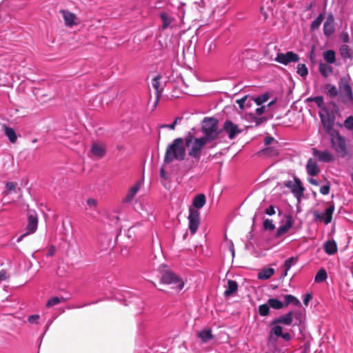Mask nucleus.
Returning <instances> with one entry per match:
<instances>
[{"label": "nucleus", "instance_id": "1", "mask_svg": "<svg viewBox=\"0 0 353 353\" xmlns=\"http://www.w3.org/2000/svg\"><path fill=\"white\" fill-rule=\"evenodd\" d=\"M185 143L182 138L175 139L171 144H170L165 151L164 157V162L170 163L174 159L183 161L185 157Z\"/></svg>", "mask_w": 353, "mask_h": 353}, {"label": "nucleus", "instance_id": "2", "mask_svg": "<svg viewBox=\"0 0 353 353\" xmlns=\"http://www.w3.org/2000/svg\"><path fill=\"white\" fill-rule=\"evenodd\" d=\"M201 131L204 134L202 137L209 143L216 140L221 132L218 120L213 117H205L203 121Z\"/></svg>", "mask_w": 353, "mask_h": 353}, {"label": "nucleus", "instance_id": "3", "mask_svg": "<svg viewBox=\"0 0 353 353\" xmlns=\"http://www.w3.org/2000/svg\"><path fill=\"white\" fill-rule=\"evenodd\" d=\"M330 138L331 148L341 157L345 158L350 156V150L346 143V139L337 130L333 134H329Z\"/></svg>", "mask_w": 353, "mask_h": 353}, {"label": "nucleus", "instance_id": "4", "mask_svg": "<svg viewBox=\"0 0 353 353\" xmlns=\"http://www.w3.org/2000/svg\"><path fill=\"white\" fill-rule=\"evenodd\" d=\"M185 146L188 148L189 156L199 159L201 157V151L204 145L209 142L203 137L196 138L189 134L185 138Z\"/></svg>", "mask_w": 353, "mask_h": 353}, {"label": "nucleus", "instance_id": "5", "mask_svg": "<svg viewBox=\"0 0 353 353\" xmlns=\"http://www.w3.org/2000/svg\"><path fill=\"white\" fill-rule=\"evenodd\" d=\"M339 89L343 103H353V92L349 81L346 77H342L339 81Z\"/></svg>", "mask_w": 353, "mask_h": 353}, {"label": "nucleus", "instance_id": "6", "mask_svg": "<svg viewBox=\"0 0 353 353\" xmlns=\"http://www.w3.org/2000/svg\"><path fill=\"white\" fill-rule=\"evenodd\" d=\"M319 117L322 127L326 134L329 135L332 133L333 134L334 132L337 131V130L334 129L335 117L332 114L326 110L325 114L319 113Z\"/></svg>", "mask_w": 353, "mask_h": 353}, {"label": "nucleus", "instance_id": "7", "mask_svg": "<svg viewBox=\"0 0 353 353\" xmlns=\"http://www.w3.org/2000/svg\"><path fill=\"white\" fill-rule=\"evenodd\" d=\"M299 59V56L292 51H288L285 54L279 52L274 59L276 62L285 65H287L290 63H296Z\"/></svg>", "mask_w": 353, "mask_h": 353}, {"label": "nucleus", "instance_id": "8", "mask_svg": "<svg viewBox=\"0 0 353 353\" xmlns=\"http://www.w3.org/2000/svg\"><path fill=\"white\" fill-rule=\"evenodd\" d=\"M189 221V229L192 234H194L200 224V213L198 210L193 208L189 209V216L188 217Z\"/></svg>", "mask_w": 353, "mask_h": 353}, {"label": "nucleus", "instance_id": "9", "mask_svg": "<svg viewBox=\"0 0 353 353\" xmlns=\"http://www.w3.org/2000/svg\"><path fill=\"white\" fill-rule=\"evenodd\" d=\"M161 281L165 284L175 285V288L181 290L184 286L183 281L171 272H166L161 277Z\"/></svg>", "mask_w": 353, "mask_h": 353}, {"label": "nucleus", "instance_id": "10", "mask_svg": "<svg viewBox=\"0 0 353 353\" xmlns=\"http://www.w3.org/2000/svg\"><path fill=\"white\" fill-rule=\"evenodd\" d=\"M223 130L228 135L230 139H234L237 134L243 132L242 129H240L236 124L234 123L230 120H227L224 122Z\"/></svg>", "mask_w": 353, "mask_h": 353}, {"label": "nucleus", "instance_id": "11", "mask_svg": "<svg viewBox=\"0 0 353 353\" xmlns=\"http://www.w3.org/2000/svg\"><path fill=\"white\" fill-rule=\"evenodd\" d=\"M37 225H38V218L37 216V214L35 212L33 213H29L28 214V223L27 225V230L28 232L22 235H21L17 239V242L21 241L23 238L26 236H27L29 234L34 233L37 229Z\"/></svg>", "mask_w": 353, "mask_h": 353}, {"label": "nucleus", "instance_id": "12", "mask_svg": "<svg viewBox=\"0 0 353 353\" xmlns=\"http://www.w3.org/2000/svg\"><path fill=\"white\" fill-rule=\"evenodd\" d=\"M312 154L321 162L330 163L334 160V155L328 150L321 151L315 148H312Z\"/></svg>", "mask_w": 353, "mask_h": 353}, {"label": "nucleus", "instance_id": "13", "mask_svg": "<svg viewBox=\"0 0 353 353\" xmlns=\"http://www.w3.org/2000/svg\"><path fill=\"white\" fill-rule=\"evenodd\" d=\"M60 13L62 14L65 26L71 28L79 23V21L76 14L69 10H61Z\"/></svg>", "mask_w": 353, "mask_h": 353}, {"label": "nucleus", "instance_id": "14", "mask_svg": "<svg viewBox=\"0 0 353 353\" xmlns=\"http://www.w3.org/2000/svg\"><path fill=\"white\" fill-rule=\"evenodd\" d=\"M285 186L290 188L291 189L292 192L296 196L300 197L303 195V192L305 190L304 187L303 186L301 181L295 177L294 178V183L292 184L291 181H288Z\"/></svg>", "mask_w": 353, "mask_h": 353}, {"label": "nucleus", "instance_id": "15", "mask_svg": "<svg viewBox=\"0 0 353 353\" xmlns=\"http://www.w3.org/2000/svg\"><path fill=\"white\" fill-rule=\"evenodd\" d=\"M90 153L98 159H102L106 154L105 145L101 143H94L91 146Z\"/></svg>", "mask_w": 353, "mask_h": 353}, {"label": "nucleus", "instance_id": "16", "mask_svg": "<svg viewBox=\"0 0 353 353\" xmlns=\"http://www.w3.org/2000/svg\"><path fill=\"white\" fill-rule=\"evenodd\" d=\"M334 210V205H331L327 208H326L324 214L321 215L319 214L317 212H315L314 216L316 219L323 221L325 224H328L332 221Z\"/></svg>", "mask_w": 353, "mask_h": 353}, {"label": "nucleus", "instance_id": "17", "mask_svg": "<svg viewBox=\"0 0 353 353\" xmlns=\"http://www.w3.org/2000/svg\"><path fill=\"white\" fill-rule=\"evenodd\" d=\"M305 168L307 174L312 176L318 175L321 172V169L319 167L317 162L312 158H310L307 160Z\"/></svg>", "mask_w": 353, "mask_h": 353}, {"label": "nucleus", "instance_id": "18", "mask_svg": "<svg viewBox=\"0 0 353 353\" xmlns=\"http://www.w3.org/2000/svg\"><path fill=\"white\" fill-rule=\"evenodd\" d=\"M142 185V181H137L132 187L130 188L126 196L123 199V203H130L134 198L136 194L139 192Z\"/></svg>", "mask_w": 353, "mask_h": 353}, {"label": "nucleus", "instance_id": "19", "mask_svg": "<svg viewBox=\"0 0 353 353\" xmlns=\"http://www.w3.org/2000/svg\"><path fill=\"white\" fill-rule=\"evenodd\" d=\"M293 315H294V312L292 311H290V312H288L287 314L280 316L279 317L273 320L271 322V325L282 323L285 325H290L292 323Z\"/></svg>", "mask_w": 353, "mask_h": 353}, {"label": "nucleus", "instance_id": "20", "mask_svg": "<svg viewBox=\"0 0 353 353\" xmlns=\"http://www.w3.org/2000/svg\"><path fill=\"white\" fill-rule=\"evenodd\" d=\"M293 225V219L291 216H288L286 217V221L285 224L278 228L275 233V238H279L283 234H285L288 232V230L292 227Z\"/></svg>", "mask_w": 353, "mask_h": 353}, {"label": "nucleus", "instance_id": "21", "mask_svg": "<svg viewBox=\"0 0 353 353\" xmlns=\"http://www.w3.org/2000/svg\"><path fill=\"white\" fill-rule=\"evenodd\" d=\"M334 17L332 14L329 15L323 24V32L327 37L331 36L335 30L334 25Z\"/></svg>", "mask_w": 353, "mask_h": 353}, {"label": "nucleus", "instance_id": "22", "mask_svg": "<svg viewBox=\"0 0 353 353\" xmlns=\"http://www.w3.org/2000/svg\"><path fill=\"white\" fill-rule=\"evenodd\" d=\"M319 70L321 74L327 78L333 73V68L327 63L321 62L319 65Z\"/></svg>", "mask_w": 353, "mask_h": 353}, {"label": "nucleus", "instance_id": "23", "mask_svg": "<svg viewBox=\"0 0 353 353\" xmlns=\"http://www.w3.org/2000/svg\"><path fill=\"white\" fill-rule=\"evenodd\" d=\"M160 79H161V76L158 75V76L154 77L152 80V85L156 91V97H157L156 103H157L159 101V100L161 97V92H162V89H161V88H160V81H159Z\"/></svg>", "mask_w": 353, "mask_h": 353}, {"label": "nucleus", "instance_id": "24", "mask_svg": "<svg viewBox=\"0 0 353 353\" xmlns=\"http://www.w3.org/2000/svg\"><path fill=\"white\" fill-rule=\"evenodd\" d=\"M238 290V283L233 280L228 281V288L224 292V295L227 297L230 296Z\"/></svg>", "mask_w": 353, "mask_h": 353}, {"label": "nucleus", "instance_id": "25", "mask_svg": "<svg viewBox=\"0 0 353 353\" xmlns=\"http://www.w3.org/2000/svg\"><path fill=\"white\" fill-rule=\"evenodd\" d=\"M325 252L329 254L332 255L337 252L336 243L334 241H327L324 244Z\"/></svg>", "mask_w": 353, "mask_h": 353}, {"label": "nucleus", "instance_id": "26", "mask_svg": "<svg viewBox=\"0 0 353 353\" xmlns=\"http://www.w3.org/2000/svg\"><path fill=\"white\" fill-rule=\"evenodd\" d=\"M3 128L5 131V134L8 137L9 141L12 143H16L17 140V136L14 129L6 125H3Z\"/></svg>", "mask_w": 353, "mask_h": 353}, {"label": "nucleus", "instance_id": "27", "mask_svg": "<svg viewBox=\"0 0 353 353\" xmlns=\"http://www.w3.org/2000/svg\"><path fill=\"white\" fill-rule=\"evenodd\" d=\"M271 329L269 333V339H271L274 336L279 337L283 333V327L278 325H271Z\"/></svg>", "mask_w": 353, "mask_h": 353}, {"label": "nucleus", "instance_id": "28", "mask_svg": "<svg viewBox=\"0 0 353 353\" xmlns=\"http://www.w3.org/2000/svg\"><path fill=\"white\" fill-rule=\"evenodd\" d=\"M274 274V270L272 268L262 270L258 273L257 278L261 280L270 279Z\"/></svg>", "mask_w": 353, "mask_h": 353}, {"label": "nucleus", "instance_id": "29", "mask_svg": "<svg viewBox=\"0 0 353 353\" xmlns=\"http://www.w3.org/2000/svg\"><path fill=\"white\" fill-rule=\"evenodd\" d=\"M205 196L203 194H199L193 200V205L196 208H201L205 204Z\"/></svg>", "mask_w": 353, "mask_h": 353}, {"label": "nucleus", "instance_id": "30", "mask_svg": "<svg viewBox=\"0 0 353 353\" xmlns=\"http://www.w3.org/2000/svg\"><path fill=\"white\" fill-rule=\"evenodd\" d=\"M198 336L203 343L208 342L213 338L212 330L210 329L203 330L198 333Z\"/></svg>", "mask_w": 353, "mask_h": 353}, {"label": "nucleus", "instance_id": "31", "mask_svg": "<svg viewBox=\"0 0 353 353\" xmlns=\"http://www.w3.org/2000/svg\"><path fill=\"white\" fill-rule=\"evenodd\" d=\"M297 261H298L297 257H294V256H292V257L288 259L285 261L284 265H283V267L285 268L284 273H283L284 276H286L288 275V272L289 271V270L291 268V267L293 265L296 264Z\"/></svg>", "mask_w": 353, "mask_h": 353}, {"label": "nucleus", "instance_id": "32", "mask_svg": "<svg viewBox=\"0 0 353 353\" xmlns=\"http://www.w3.org/2000/svg\"><path fill=\"white\" fill-rule=\"evenodd\" d=\"M323 58L327 63H334L336 61L335 52L332 50L325 51L323 52Z\"/></svg>", "mask_w": 353, "mask_h": 353}, {"label": "nucleus", "instance_id": "33", "mask_svg": "<svg viewBox=\"0 0 353 353\" xmlns=\"http://www.w3.org/2000/svg\"><path fill=\"white\" fill-rule=\"evenodd\" d=\"M325 89L326 90L327 94L330 98H334L339 94L336 87L332 84H330V83L326 84L325 86Z\"/></svg>", "mask_w": 353, "mask_h": 353}, {"label": "nucleus", "instance_id": "34", "mask_svg": "<svg viewBox=\"0 0 353 353\" xmlns=\"http://www.w3.org/2000/svg\"><path fill=\"white\" fill-rule=\"evenodd\" d=\"M65 301V299L63 297H58V296H54L51 299H50L46 304V306L47 307H52L54 305H57L61 303H63Z\"/></svg>", "mask_w": 353, "mask_h": 353}, {"label": "nucleus", "instance_id": "35", "mask_svg": "<svg viewBox=\"0 0 353 353\" xmlns=\"http://www.w3.org/2000/svg\"><path fill=\"white\" fill-rule=\"evenodd\" d=\"M268 303L271 307L275 310H280L284 307L283 303L277 299H269Z\"/></svg>", "mask_w": 353, "mask_h": 353}, {"label": "nucleus", "instance_id": "36", "mask_svg": "<svg viewBox=\"0 0 353 353\" xmlns=\"http://www.w3.org/2000/svg\"><path fill=\"white\" fill-rule=\"evenodd\" d=\"M259 154H264L267 157H274L279 154L278 150L274 147H268L265 149L261 150Z\"/></svg>", "mask_w": 353, "mask_h": 353}, {"label": "nucleus", "instance_id": "37", "mask_svg": "<svg viewBox=\"0 0 353 353\" xmlns=\"http://www.w3.org/2000/svg\"><path fill=\"white\" fill-rule=\"evenodd\" d=\"M285 301V305L287 306L290 303H292L296 306H300L301 302L298 299H296L294 296L291 294H286L284 296Z\"/></svg>", "mask_w": 353, "mask_h": 353}, {"label": "nucleus", "instance_id": "38", "mask_svg": "<svg viewBox=\"0 0 353 353\" xmlns=\"http://www.w3.org/2000/svg\"><path fill=\"white\" fill-rule=\"evenodd\" d=\"M327 277V274L325 270L322 268V269H320L317 272V273L315 276V278H314V281L316 283H321V282L325 281Z\"/></svg>", "mask_w": 353, "mask_h": 353}, {"label": "nucleus", "instance_id": "39", "mask_svg": "<svg viewBox=\"0 0 353 353\" xmlns=\"http://www.w3.org/2000/svg\"><path fill=\"white\" fill-rule=\"evenodd\" d=\"M161 19L163 22L162 28L163 29L167 28L172 23V19L169 17V15L166 12H162L160 14Z\"/></svg>", "mask_w": 353, "mask_h": 353}, {"label": "nucleus", "instance_id": "40", "mask_svg": "<svg viewBox=\"0 0 353 353\" xmlns=\"http://www.w3.org/2000/svg\"><path fill=\"white\" fill-rule=\"evenodd\" d=\"M296 72L301 77H305L308 74V69L305 64L299 63L296 67Z\"/></svg>", "mask_w": 353, "mask_h": 353}, {"label": "nucleus", "instance_id": "41", "mask_svg": "<svg viewBox=\"0 0 353 353\" xmlns=\"http://www.w3.org/2000/svg\"><path fill=\"white\" fill-rule=\"evenodd\" d=\"M323 14H320L317 18L312 22L310 25V30H314L318 29L323 20Z\"/></svg>", "mask_w": 353, "mask_h": 353}, {"label": "nucleus", "instance_id": "42", "mask_svg": "<svg viewBox=\"0 0 353 353\" xmlns=\"http://www.w3.org/2000/svg\"><path fill=\"white\" fill-rule=\"evenodd\" d=\"M339 51H340V54H341V57L345 59L350 58L352 56L351 50H350L349 46L347 45L341 46L339 49Z\"/></svg>", "mask_w": 353, "mask_h": 353}, {"label": "nucleus", "instance_id": "43", "mask_svg": "<svg viewBox=\"0 0 353 353\" xmlns=\"http://www.w3.org/2000/svg\"><path fill=\"white\" fill-rule=\"evenodd\" d=\"M270 98V94L266 92L261 96L257 97L256 98L253 99L254 102L256 103L257 105H261L263 103L266 102Z\"/></svg>", "mask_w": 353, "mask_h": 353}, {"label": "nucleus", "instance_id": "44", "mask_svg": "<svg viewBox=\"0 0 353 353\" xmlns=\"http://www.w3.org/2000/svg\"><path fill=\"white\" fill-rule=\"evenodd\" d=\"M270 305L268 303L260 305L259 307V313L262 316H266L270 314Z\"/></svg>", "mask_w": 353, "mask_h": 353}, {"label": "nucleus", "instance_id": "45", "mask_svg": "<svg viewBox=\"0 0 353 353\" xmlns=\"http://www.w3.org/2000/svg\"><path fill=\"white\" fill-rule=\"evenodd\" d=\"M263 226L264 230L268 231H273L275 229V225L272 220L266 219L263 221Z\"/></svg>", "mask_w": 353, "mask_h": 353}, {"label": "nucleus", "instance_id": "46", "mask_svg": "<svg viewBox=\"0 0 353 353\" xmlns=\"http://www.w3.org/2000/svg\"><path fill=\"white\" fill-rule=\"evenodd\" d=\"M344 126L349 130H353V116H350L345 120Z\"/></svg>", "mask_w": 353, "mask_h": 353}, {"label": "nucleus", "instance_id": "47", "mask_svg": "<svg viewBox=\"0 0 353 353\" xmlns=\"http://www.w3.org/2000/svg\"><path fill=\"white\" fill-rule=\"evenodd\" d=\"M248 96L246 95V96L243 97V98H241L240 99H237L236 101V102L239 105L240 109H241V110L244 109V108L245 107V102L248 101Z\"/></svg>", "mask_w": 353, "mask_h": 353}, {"label": "nucleus", "instance_id": "48", "mask_svg": "<svg viewBox=\"0 0 353 353\" xmlns=\"http://www.w3.org/2000/svg\"><path fill=\"white\" fill-rule=\"evenodd\" d=\"M6 192L8 194L11 191L16 190V183L14 182H8L6 185Z\"/></svg>", "mask_w": 353, "mask_h": 353}, {"label": "nucleus", "instance_id": "49", "mask_svg": "<svg viewBox=\"0 0 353 353\" xmlns=\"http://www.w3.org/2000/svg\"><path fill=\"white\" fill-rule=\"evenodd\" d=\"M330 190V183L327 182L326 185L322 186L320 188V192L323 195H327L329 194Z\"/></svg>", "mask_w": 353, "mask_h": 353}, {"label": "nucleus", "instance_id": "50", "mask_svg": "<svg viewBox=\"0 0 353 353\" xmlns=\"http://www.w3.org/2000/svg\"><path fill=\"white\" fill-rule=\"evenodd\" d=\"M39 319V315L38 314H34V315H31L28 317V321L30 323H32V324H37L38 323V320Z\"/></svg>", "mask_w": 353, "mask_h": 353}, {"label": "nucleus", "instance_id": "51", "mask_svg": "<svg viewBox=\"0 0 353 353\" xmlns=\"http://www.w3.org/2000/svg\"><path fill=\"white\" fill-rule=\"evenodd\" d=\"M313 101L317 104L319 107H321L323 104V97L322 96L314 97Z\"/></svg>", "mask_w": 353, "mask_h": 353}, {"label": "nucleus", "instance_id": "52", "mask_svg": "<svg viewBox=\"0 0 353 353\" xmlns=\"http://www.w3.org/2000/svg\"><path fill=\"white\" fill-rule=\"evenodd\" d=\"M87 204L88 205H89L90 208H95L97 205V201L96 199H92V198H90L87 200Z\"/></svg>", "mask_w": 353, "mask_h": 353}, {"label": "nucleus", "instance_id": "53", "mask_svg": "<svg viewBox=\"0 0 353 353\" xmlns=\"http://www.w3.org/2000/svg\"><path fill=\"white\" fill-rule=\"evenodd\" d=\"M265 212L266 214L270 215V216L274 214L275 210H274V206L273 205L269 206L268 208L265 209Z\"/></svg>", "mask_w": 353, "mask_h": 353}, {"label": "nucleus", "instance_id": "54", "mask_svg": "<svg viewBox=\"0 0 353 353\" xmlns=\"http://www.w3.org/2000/svg\"><path fill=\"white\" fill-rule=\"evenodd\" d=\"M8 278V276L7 274V272L5 270H2L0 271V281H6Z\"/></svg>", "mask_w": 353, "mask_h": 353}, {"label": "nucleus", "instance_id": "55", "mask_svg": "<svg viewBox=\"0 0 353 353\" xmlns=\"http://www.w3.org/2000/svg\"><path fill=\"white\" fill-rule=\"evenodd\" d=\"M312 298V294H310V293L306 294L303 299V303L305 305H307L308 303L311 301Z\"/></svg>", "mask_w": 353, "mask_h": 353}, {"label": "nucleus", "instance_id": "56", "mask_svg": "<svg viewBox=\"0 0 353 353\" xmlns=\"http://www.w3.org/2000/svg\"><path fill=\"white\" fill-rule=\"evenodd\" d=\"M160 176L164 180H167L169 178L168 175L167 174V173L165 171L164 166H162L160 170Z\"/></svg>", "mask_w": 353, "mask_h": 353}, {"label": "nucleus", "instance_id": "57", "mask_svg": "<svg viewBox=\"0 0 353 353\" xmlns=\"http://www.w3.org/2000/svg\"><path fill=\"white\" fill-rule=\"evenodd\" d=\"M265 108H266V106H265V105L257 108L255 110L256 114L259 116L263 114L265 112Z\"/></svg>", "mask_w": 353, "mask_h": 353}, {"label": "nucleus", "instance_id": "58", "mask_svg": "<svg viewBox=\"0 0 353 353\" xmlns=\"http://www.w3.org/2000/svg\"><path fill=\"white\" fill-rule=\"evenodd\" d=\"M254 121L256 123V125L258 126L260 124H261L263 122L265 121H266V118L264 117H261V118L254 117Z\"/></svg>", "mask_w": 353, "mask_h": 353}, {"label": "nucleus", "instance_id": "59", "mask_svg": "<svg viewBox=\"0 0 353 353\" xmlns=\"http://www.w3.org/2000/svg\"><path fill=\"white\" fill-rule=\"evenodd\" d=\"M279 337H281L285 341H289L291 339V335L288 332L282 333Z\"/></svg>", "mask_w": 353, "mask_h": 353}, {"label": "nucleus", "instance_id": "60", "mask_svg": "<svg viewBox=\"0 0 353 353\" xmlns=\"http://www.w3.org/2000/svg\"><path fill=\"white\" fill-rule=\"evenodd\" d=\"M273 141H274V139L272 137H267L264 140V143L266 145L271 144Z\"/></svg>", "mask_w": 353, "mask_h": 353}, {"label": "nucleus", "instance_id": "61", "mask_svg": "<svg viewBox=\"0 0 353 353\" xmlns=\"http://www.w3.org/2000/svg\"><path fill=\"white\" fill-rule=\"evenodd\" d=\"M176 126V122H173L172 124L163 125L161 128H166L170 130H174Z\"/></svg>", "mask_w": 353, "mask_h": 353}, {"label": "nucleus", "instance_id": "62", "mask_svg": "<svg viewBox=\"0 0 353 353\" xmlns=\"http://www.w3.org/2000/svg\"><path fill=\"white\" fill-rule=\"evenodd\" d=\"M308 181L310 184L313 185H319V182L317 181V180L314 179H312V178H310L308 179Z\"/></svg>", "mask_w": 353, "mask_h": 353}, {"label": "nucleus", "instance_id": "63", "mask_svg": "<svg viewBox=\"0 0 353 353\" xmlns=\"http://www.w3.org/2000/svg\"><path fill=\"white\" fill-rule=\"evenodd\" d=\"M253 99L254 98H250L249 99H248V101L245 102V106L246 107H250L252 105V102H253Z\"/></svg>", "mask_w": 353, "mask_h": 353}, {"label": "nucleus", "instance_id": "64", "mask_svg": "<svg viewBox=\"0 0 353 353\" xmlns=\"http://www.w3.org/2000/svg\"><path fill=\"white\" fill-rule=\"evenodd\" d=\"M349 41V37H348V34H345V35L344 36V38H343V41L347 43Z\"/></svg>", "mask_w": 353, "mask_h": 353}]
</instances>
